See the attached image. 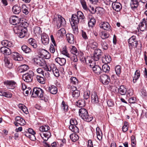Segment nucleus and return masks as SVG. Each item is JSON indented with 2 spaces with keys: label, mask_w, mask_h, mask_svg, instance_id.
Masks as SVG:
<instances>
[{
  "label": "nucleus",
  "mask_w": 147,
  "mask_h": 147,
  "mask_svg": "<svg viewBox=\"0 0 147 147\" xmlns=\"http://www.w3.org/2000/svg\"><path fill=\"white\" fill-rule=\"evenodd\" d=\"M85 19L83 13L80 11H78L76 14H74L72 15L70 22L73 24L72 27L74 31H78L77 26L80 21H82L83 20V22H84Z\"/></svg>",
  "instance_id": "obj_1"
},
{
  "label": "nucleus",
  "mask_w": 147,
  "mask_h": 147,
  "mask_svg": "<svg viewBox=\"0 0 147 147\" xmlns=\"http://www.w3.org/2000/svg\"><path fill=\"white\" fill-rule=\"evenodd\" d=\"M32 96L33 97H39L41 100H44L45 102L48 101V99L45 97L42 98L44 96V91L41 89L39 88H34L33 89Z\"/></svg>",
  "instance_id": "obj_2"
},
{
  "label": "nucleus",
  "mask_w": 147,
  "mask_h": 147,
  "mask_svg": "<svg viewBox=\"0 0 147 147\" xmlns=\"http://www.w3.org/2000/svg\"><path fill=\"white\" fill-rule=\"evenodd\" d=\"M79 113L80 116L85 121L90 122L93 119V117L91 115H89L87 110L84 108L80 109Z\"/></svg>",
  "instance_id": "obj_3"
},
{
  "label": "nucleus",
  "mask_w": 147,
  "mask_h": 147,
  "mask_svg": "<svg viewBox=\"0 0 147 147\" xmlns=\"http://www.w3.org/2000/svg\"><path fill=\"white\" fill-rule=\"evenodd\" d=\"M53 22L55 24L58 28H59L61 26H64L66 24V22L65 19L60 15H58V18L57 16L53 18Z\"/></svg>",
  "instance_id": "obj_4"
},
{
  "label": "nucleus",
  "mask_w": 147,
  "mask_h": 147,
  "mask_svg": "<svg viewBox=\"0 0 147 147\" xmlns=\"http://www.w3.org/2000/svg\"><path fill=\"white\" fill-rule=\"evenodd\" d=\"M129 46H131L132 47H135L138 49V51H141L142 45L141 43H138V41L136 40V37L135 36H132L128 40Z\"/></svg>",
  "instance_id": "obj_5"
},
{
  "label": "nucleus",
  "mask_w": 147,
  "mask_h": 147,
  "mask_svg": "<svg viewBox=\"0 0 147 147\" xmlns=\"http://www.w3.org/2000/svg\"><path fill=\"white\" fill-rule=\"evenodd\" d=\"M70 125L69 126V129L72 132L75 133L79 132V129L78 127L76 126L78 124L77 120L74 119H71L70 121Z\"/></svg>",
  "instance_id": "obj_6"
},
{
  "label": "nucleus",
  "mask_w": 147,
  "mask_h": 147,
  "mask_svg": "<svg viewBox=\"0 0 147 147\" xmlns=\"http://www.w3.org/2000/svg\"><path fill=\"white\" fill-rule=\"evenodd\" d=\"M14 32L18 34V36L21 38L24 37L26 33V31L23 29L19 25L15 26L13 28Z\"/></svg>",
  "instance_id": "obj_7"
},
{
  "label": "nucleus",
  "mask_w": 147,
  "mask_h": 147,
  "mask_svg": "<svg viewBox=\"0 0 147 147\" xmlns=\"http://www.w3.org/2000/svg\"><path fill=\"white\" fill-rule=\"evenodd\" d=\"M34 76V72L31 71H29L28 72L23 75V79L26 82H31L33 80Z\"/></svg>",
  "instance_id": "obj_8"
},
{
  "label": "nucleus",
  "mask_w": 147,
  "mask_h": 147,
  "mask_svg": "<svg viewBox=\"0 0 147 147\" xmlns=\"http://www.w3.org/2000/svg\"><path fill=\"white\" fill-rule=\"evenodd\" d=\"M100 80L104 85H107L110 82L109 77L105 74H103L100 76Z\"/></svg>",
  "instance_id": "obj_9"
},
{
  "label": "nucleus",
  "mask_w": 147,
  "mask_h": 147,
  "mask_svg": "<svg viewBox=\"0 0 147 147\" xmlns=\"http://www.w3.org/2000/svg\"><path fill=\"white\" fill-rule=\"evenodd\" d=\"M35 63L39 66H44L46 65L45 59L40 57L38 56L34 59Z\"/></svg>",
  "instance_id": "obj_10"
},
{
  "label": "nucleus",
  "mask_w": 147,
  "mask_h": 147,
  "mask_svg": "<svg viewBox=\"0 0 147 147\" xmlns=\"http://www.w3.org/2000/svg\"><path fill=\"white\" fill-rule=\"evenodd\" d=\"M147 0H131L130 6L131 9H134L138 6L139 3L141 2L142 3H145Z\"/></svg>",
  "instance_id": "obj_11"
},
{
  "label": "nucleus",
  "mask_w": 147,
  "mask_h": 147,
  "mask_svg": "<svg viewBox=\"0 0 147 147\" xmlns=\"http://www.w3.org/2000/svg\"><path fill=\"white\" fill-rule=\"evenodd\" d=\"M39 52L41 56L46 59H49L51 57L49 53L45 49H40L39 50Z\"/></svg>",
  "instance_id": "obj_12"
},
{
  "label": "nucleus",
  "mask_w": 147,
  "mask_h": 147,
  "mask_svg": "<svg viewBox=\"0 0 147 147\" xmlns=\"http://www.w3.org/2000/svg\"><path fill=\"white\" fill-rule=\"evenodd\" d=\"M20 19L16 16H11L9 19L10 23L13 25L19 24L20 22Z\"/></svg>",
  "instance_id": "obj_13"
},
{
  "label": "nucleus",
  "mask_w": 147,
  "mask_h": 147,
  "mask_svg": "<svg viewBox=\"0 0 147 147\" xmlns=\"http://www.w3.org/2000/svg\"><path fill=\"white\" fill-rule=\"evenodd\" d=\"M42 42L45 45H48L49 39L48 36L45 33H43L41 35Z\"/></svg>",
  "instance_id": "obj_14"
},
{
  "label": "nucleus",
  "mask_w": 147,
  "mask_h": 147,
  "mask_svg": "<svg viewBox=\"0 0 147 147\" xmlns=\"http://www.w3.org/2000/svg\"><path fill=\"white\" fill-rule=\"evenodd\" d=\"M1 53L5 55H9L11 53V49L8 47H2L0 49Z\"/></svg>",
  "instance_id": "obj_15"
},
{
  "label": "nucleus",
  "mask_w": 147,
  "mask_h": 147,
  "mask_svg": "<svg viewBox=\"0 0 147 147\" xmlns=\"http://www.w3.org/2000/svg\"><path fill=\"white\" fill-rule=\"evenodd\" d=\"M112 7L114 10L117 12L120 11L122 9L121 4L118 2L112 3Z\"/></svg>",
  "instance_id": "obj_16"
},
{
  "label": "nucleus",
  "mask_w": 147,
  "mask_h": 147,
  "mask_svg": "<svg viewBox=\"0 0 147 147\" xmlns=\"http://www.w3.org/2000/svg\"><path fill=\"white\" fill-rule=\"evenodd\" d=\"M11 55L12 56L13 59L16 61H21L23 59L22 57L18 53L16 52H13Z\"/></svg>",
  "instance_id": "obj_17"
},
{
  "label": "nucleus",
  "mask_w": 147,
  "mask_h": 147,
  "mask_svg": "<svg viewBox=\"0 0 147 147\" xmlns=\"http://www.w3.org/2000/svg\"><path fill=\"white\" fill-rule=\"evenodd\" d=\"M100 27L104 30L110 31L111 30V26L108 22H102L100 26Z\"/></svg>",
  "instance_id": "obj_18"
},
{
  "label": "nucleus",
  "mask_w": 147,
  "mask_h": 147,
  "mask_svg": "<svg viewBox=\"0 0 147 147\" xmlns=\"http://www.w3.org/2000/svg\"><path fill=\"white\" fill-rule=\"evenodd\" d=\"M1 43L2 45L4 46L3 47H7L12 48L14 46L13 44L11 41L7 40H3L1 41Z\"/></svg>",
  "instance_id": "obj_19"
},
{
  "label": "nucleus",
  "mask_w": 147,
  "mask_h": 147,
  "mask_svg": "<svg viewBox=\"0 0 147 147\" xmlns=\"http://www.w3.org/2000/svg\"><path fill=\"white\" fill-rule=\"evenodd\" d=\"M67 40L71 44H73L74 42V35L71 33H68L66 35Z\"/></svg>",
  "instance_id": "obj_20"
},
{
  "label": "nucleus",
  "mask_w": 147,
  "mask_h": 147,
  "mask_svg": "<svg viewBox=\"0 0 147 147\" xmlns=\"http://www.w3.org/2000/svg\"><path fill=\"white\" fill-rule=\"evenodd\" d=\"M98 100L96 93L95 92H92L91 94V102L94 104L98 102Z\"/></svg>",
  "instance_id": "obj_21"
},
{
  "label": "nucleus",
  "mask_w": 147,
  "mask_h": 147,
  "mask_svg": "<svg viewBox=\"0 0 147 147\" xmlns=\"http://www.w3.org/2000/svg\"><path fill=\"white\" fill-rule=\"evenodd\" d=\"M39 134L44 140L46 141L50 137L51 133L48 131H47L43 132L42 134L41 133H39Z\"/></svg>",
  "instance_id": "obj_22"
},
{
  "label": "nucleus",
  "mask_w": 147,
  "mask_h": 147,
  "mask_svg": "<svg viewBox=\"0 0 147 147\" xmlns=\"http://www.w3.org/2000/svg\"><path fill=\"white\" fill-rule=\"evenodd\" d=\"M55 61L61 66L64 65L66 62L65 59L63 58L57 57L55 59Z\"/></svg>",
  "instance_id": "obj_23"
},
{
  "label": "nucleus",
  "mask_w": 147,
  "mask_h": 147,
  "mask_svg": "<svg viewBox=\"0 0 147 147\" xmlns=\"http://www.w3.org/2000/svg\"><path fill=\"white\" fill-rule=\"evenodd\" d=\"M127 90L123 85H121L118 89V92L122 95H125L127 92Z\"/></svg>",
  "instance_id": "obj_24"
},
{
  "label": "nucleus",
  "mask_w": 147,
  "mask_h": 147,
  "mask_svg": "<svg viewBox=\"0 0 147 147\" xmlns=\"http://www.w3.org/2000/svg\"><path fill=\"white\" fill-rule=\"evenodd\" d=\"M92 70L97 75L100 74L102 72L101 67L97 65L93 67Z\"/></svg>",
  "instance_id": "obj_25"
},
{
  "label": "nucleus",
  "mask_w": 147,
  "mask_h": 147,
  "mask_svg": "<svg viewBox=\"0 0 147 147\" xmlns=\"http://www.w3.org/2000/svg\"><path fill=\"white\" fill-rule=\"evenodd\" d=\"M4 84L6 85H9L11 89H13L16 86V83L13 81H7L4 82Z\"/></svg>",
  "instance_id": "obj_26"
},
{
  "label": "nucleus",
  "mask_w": 147,
  "mask_h": 147,
  "mask_svg": "<svg viewBox=\"0 0 147 147\" xmlns=\"http://www.w3.org/2000/svg\"><path fill=\"white\" fill-rule=\"evenodd\" d=\"M111 61V58L110 56L108 55H105L102 59V61L103 63L105 64H107L109 63Z\"/></svg>",
  "instance_id": "obj_27"
},
{
  "label": "nucleus",
  "mask_w": 147,
  "mask_h": 147,
  "mask_svg": "<svg viewBox=\"0 0 147 147\" xmlns=\"http://www.w3.org/2000/svg\"><path fill=\"white\" fill-rule=\"evenodd\" d=\"M15 120L17 123L21 125H23L25 124V120L20 117H16Z\"/></svg>",
  "instance_id": "obj_28"
},
{
  "label": "nucleus",
  "mask_w": 147,
  "mask_h": 147,
  "mask_svg": "<svg viewBox=\"0 0 147 147\" xmlns=\"http://www.w3.org/2000/svg\"><path fill=\"white\" fill-rule=\"evenodd\" d=\"M12 11L15 14H18L21 11V8L20 6L15 5L12 8Z\"/></svg>",
  "instance_id": "obj_29"
},
{
  "label": "nucleus",
  "mask_w": 147,
  "mask_h": 147,
  "mask_svg": "<svg viewBox=\"0 0 147 147\" xmlns=\"http://www.w3.org/2000/svg\"><path fill=\"white\" fill-rule=\"evenodd\" d=\"M96 134L97 139L100 141L102 138V133L100 128L97 127L96 128Z\"/></svg>",
  "instance_id": "obj_30"
},
{
  "label": "nucleus",
  "mask_w": 147,
  "mask_h": 147,
  "mask_svg": "<svg viewBox=\"0 0 147 147\" xmlns=\"http://www.w3.org/2000/svg\"><path fill=\"white\" fill-rule=\"evenodd\" d=\"M29 44L31 45L34 48H36L37 47V44L36 40L33 38H30L28 40Z\"/></svg>",
  "instance_id": "obj_31"
},
{
  "label": "nucleus",
  "mask_w": 147,
  "mask_h": 147,
  "mask_svg": "<svg viewBox=\"0 0 147 147\" xmlns=\"http://www.w3.org/2000/svg\"><path fill=\"white\" fill-rule=\"evenodd\" d=\"M49 90L50 92L52 94H55L57 92V88L55 86L52 85L49 87Z\"/></svg>",
  "instance_id": "obj_32"
},
{
  "label": "nucleus",
  "mask_w": 147,
  "mask_h": 147,
  "mask_svg": "<svg viewBox=\"0 0 147 147\" xmlns=\"http://www.w3.org/2000/svg\"><path fill=\"white\" fill-rule=\"evenodd\" d=\"M89 45L92 49H95L97 47L98 44V43L95 42L94 40H90L89 41Z\"/></svg>",
  "instance_id": "obj_33"
},
{
  "label": "nucleus",
  "mask_w": 147,
  "mask_h": 147,
  "mask_svg": "<svg viewBox=\"0 0 147 147\" xmlns=\"http://www.w3.org/2000/svg\"><path fill=\"white\" fill-rule=\"evenodd\" d=\"M21 49L23 51L26 53H28L32 52L31 49L26 45L22 46Z\"/></svg>",
  "instance_id": "obj_34"
},
{
  "label": "nucleus",
  "mask_w": 147,
  "mask_h": 147,
  "mask_svg": "<svg viewBox=\"0 0 147 147\" xmlns=\"http://www.w3.org/2000/svg\"><path fill=\"white\" fill-rule=\"evenodd\" d=\"M52 71L55 76L56 77H58L59 76V70L55 65H53Z\"/></svg>",
  "instance_id": "obj_35"
},
{
  "label": "nucleus",
  "mask_w": 147,
  "mask_h": 147,
  "mask_svg": "<svg viewBox=\"0 0 147 147\" xmlns=\"http://www.w3.org/2000/svg\"><path fill=\"white\" fill-rule=\"evenodd\" d=\"M140 71L138 70H136L135 73V76L134 77L133 80V82L134 83L136 82L137 80L140 76Z\"/></svg>",
  "instance_id": "obj_36"
},
{
  "label": "nucleus",
  "mask_w": 147,
  "mask_h": 147,
  "mask_svg": "<svg viewBox=\"0 0 147 147\" xmlns=\"http://www.w3.org/2000/svg\"><path fill=\"white\" fill-rule=\"evenodd\" d=\"M138 26L139 29L142 31H144L146 29L147 26L143 22V20L142 22L139 24Z\"/></svg>",
  "instance_id": "obj_37"
},
{
  "label": "nucleus",
  "mask_w": 147,
  "mask_h": 147,
  "mask_svg": "<svg viewBox=\"0 0 147 147\" xmlns=\"http://www.w3.org/2000/svg\"><path fill=\"white\" fill-rule=\"evenodd\" d=\"M0 95L9 98L11 97L12 96V95L11 94L5 92L2 90H0Z\"/></svg>",
  "instance_id": "obj_38"
},
{
  "label": "nucleus",
  "mask_w": 147,
  "mask_h": 147,
  "mask_svg": "<svg viewBox=\"0 0 147 147\" xmlns=\"http://www.w3.org/2000/svg\"><path fill=\"white\" fill-rule=\"evenodd\" d=\"M76 105L80 107H83L85 105V101L83 99L79 100L77 102Z\"/></svg>",
  "instance_id": "obj_39"
},
{
  "label": "nucleus",
  "mask_w": 147,
  "mask_h": 147,
  "mask_svg": "<svg viewBox=\"0 0 147 147\" xmlns=\"http://www.w3.org/2000/svg\"><path fill=\"white\" fill-rule=\"evenodd\" d=\"M19 26L23 28L24 27V29H26V28L28 26V23L25 22V20H20V22L19 24Z\"/></svg>",
  "instance_id": "obj_40"
},
{
  "label": "nucleus",
  "mask_w": 147,
  "mask_h": 147,
  "mask_svg": "<svg viewBox=\"0 0 147 147\" xmlns=\"http://www.w3.org/2000/svg\"><path fill=\"white\" fill-rule=\"evenodd\" d=\"M70 138L72 141L75 142L78 139L79 137L77 134H73L70 135Z\"/></svg>",
  "instance_id": "obj_41"
},
{
  "label": "nucleus",
  "mask_w": 147,
  "mask_h": 147,
  "mask_svg": "<svg viewBox=\"0 0 147 147\" xmlns=\"http://www.w3.org/2000/svg\"><path fill=\"white\" fill-rule=\"evenodd\" d=\"M100 45L103 49L104 50H106L108 49V45L104 40L101 41Z\"/></svg>",
  "instance_id": "obj_42"
},
{
  "label": "nucleus",
  "mask_w": 147,
  "mask_h": 147,
  "mask_svg": "<svg viewBox=\"0 0 147 147\" xmlns=\"http://www.w3.org/2000/svg\"><path fill=\"white\" fill-rule=\"evenodd\" d=\"M102 70L104 72L108 73L110 71V68L107 64H105L102 66Z\"/></svg>",
  "instance_id": "obj_43"
},
{
  "label": "nucleus",
  "mask_w": 147,
  "mask_h": 147,
  "mask_svg": "<svg viewBox=\"0 0 147 147\" xmlns=\"http://www.w3.org/2000/svg\"><path fill=\"white\" fill-rule=\"evenodd\" d=\"M29 69L28 66L26 65H21L20 69V73L24 72L27 70Z\"/></svg>",
  "instance_id": "obj_44"
},
{
  "label": "nucleus",
  "mask_w": 147,
  "mask_h": 147,
  "mask_svg": "<svg viewBox=\"0 0 147 147\" xmlns=\"http://www.w3.org/2000/svg\"><path fill=\"white\" fill-rule=\"evenodd\" d=\"M49 127L47 125L41 126L39 127V129L40 131L44 132L47 131L49 129Z\"/></svg>",
  "instance_id": "obj_45"
},
{
  "label": "nucleus",
  "mask_w": 147,
  "mask_h": 147,
  "mask_svg": "<svg viewBox=\"0 0 147 147\" xmlns=\"http://www.w3.org/2000/svg\"><path fill=\"white\" fill-rule=\"evenodd\" d=\"M36 78L38 81L42 84L45 83V80L44 78L40 76L37 75L36 76Z\"/></svg>",
  "instance_id": "obj_46"
},
{
  "label": "nucleus",
  "mask_w": 147,
  "mask_h": 147,
  "mask_svg": "<svg viewBox=\"0 0 147 147\" xmlns=\"http://www.w3.org/2000/svg\"><path fill=\"white\" fill-rule=\"evenodd\" d=\"M19 107L22 110V111L26 114L28 113V111L26 107L24 105L21 104L19 105Z\"/></svg>",
  "instance_id": "obj_47"
},
{
  "label": "nucleus",
  "mask_w": 147,
  "mask_h": 147,
  "mask_svg": "<svg viewBox=\"0 0 147 147\" xmlns=\"http://www.w3.org/2000/svg\"><path fill=\"white\" fill-rule=\"evenodd\" d=\"M34 32L36 35L40 34L41 33L40 28L38 26L35 27L34 29Z\"/></svg>",
  "instance_id": "obj_48"
},
{
  "label": "nucleus",
  "mask_w": 147,
  "mask_h": 147,
  "mask_svg": "<svg viewBox=\"0 0 147 147\" xmlns=\"http://www.w3.org/2000/svg\"><path fill=\"white\" fill-rule=\"evenodd\" d=\"M129 127L128 123L127 121H125L124 125L122 127V130L124 132H126L128 129Z\"/></svg>",
  "instance_id": "obj_49"
},
{
  "label": "nucleus",
  "mask_w": 147,
  "mask_h": 147,
  "mask_svg": "<svg viewBox=\"0 0 147 147\" xmlns=\"http://www.w3.org/2000/svg\"><path fill=\"white\" fill-rule=\"evenodd\" d=\"M96 23V20L94 18H92L88 22V26L89 27H92Z\"/></svg>",
  "instance_id": "obj_50"
},
{
  "label": "nucleus",
  "mask_w": 147,
  "mask_h": 147,
  "mask_svg": "<svg viewBox=\"0 0 147 147\" xmlns=\"http://www.w3.org/2000/svg\"><path fill=\"white\" fill-rule=\"evenodd\" d=\"M70 83L72 84L76 85L78 83L77 79L75 77H72L70 79Z\"/></svg>",
  "instance_id": "obj_51"
},
{
  "label": "nucleus",
  "mask_w": 147,
  "mask_h": 147,
  "mask_svg": "<svg viewBox=\"0 0 147 147\" xmlns=\"http://www.w3.org/2000/svg\"><path fill=\"white\" fill-rule=\"evenodd\" d=\"M121 67L119 65H117L115 69L116 73L117 76H119L121 73Z\"/></svg>",
  "instance_id": "obj_52"
},
{
  "label": "nucleus",
  "mask_w": 147,
  "mask_h": 147,
  "mask_svg": "<svg viewBox=\"0 0 147 147\" xmlns=\"http://www.w3.org/2000/svg\"><path fill=\"white\" fill-rule=\"evenodd\" d=\"M70 49V51L71 53L73 54L74 55H76V54L78 53L77 49L75 46H71Z\"/></svg>",
  "instance_id": "obj_53"
},
{
  "label": "nucleus",
  "mask_w": 147,
  "mask_h": 147,
  "mask_svg": "<svg viewBox=\"0 0 147 147\" xmlns=\"http://www.w3.org/2000/svg\"><path fill=\"white\" fill-rule=\"evenodd\" d=\"M72 93L73 97L75 98L78 97L80 96V92L78 90H76L74 92H73Z\"/></svg>",
  "instance_id": "obj_54"
},
{
  "label": "nucleus",
  "mask_w": 147,
  "mask_h": 147,
  "mask_svg": "<svg viewBox=\"0 0 147 147\" xmlns=\"http://www.w3.org/2000/svg\"><path fill=\"white\" fill-rule=\"evenodd\" d=\"M58 33L61 36H62L66 33L65 30L63 28H62L58 30Z\"/></svg>",
  "instance_id": "obj_55"
},
{
  "label": "nucleus",
  "mask_w": 147,
  "mask_h": 147,
  "mask_svg": "<svg viewBox=\"0 0 147 147\" xmlns=\"http://www.w3.org/2000/svg\"><path fill=\"white\" fill-rule=\"evenodd\" d=\"M81 3L84 9L86 11H88L89 10V9L88 8L86 5V3L84 0H83L81 2Z\"/></svg>",
  "instance_id": "obj_56"
},
{
  "label": "nucleus",
  "mask_w": 147,
  "mask_h": 147,
  "mask_svg": "<svg viewBox=\"0 0 147 147\" xmlns=\"http://www.w3.org/2000/svg\"><path fill=\"white\" fill-rule=\"evenodd\" d=\"M61 53L68 57H70V55L67 52L66 49H64L62 51Z\"/></svg>",
  "instance_id": "obj_57"
},
{
  "label": "nucleus",
  "mask_w": 147,
  "mask_h": 147,
  "mask_svg": "<svg viewBox=\"0 0 147 147\" xmlns=\"http://www.w3.org/2000/svg\"><path fill=\"white\" fill-rule=\"evenodd\" d=\"M109 36V34L106 32H103L102 33V34L101 35V37L103 40L106 38H108Z\"/></svg>",
  "instance_id": "obj_58"
},
{
  "label": "nucleus",
  "mask_w": 147,
  "mask_h": 147,
  "mask_svg": "<svg viewBox=\"0 0 147 147\" xmlns=\"http://www.w3.org/2000/svg\"><path fill=\"white\" fill-rule=\"evenodd\" d=\"M61 107L65 111H67L68 109L67 106L65 104V102L64 101H63L62 102Z\"/></svg>",
  "instance_id": "obj_59"
},
{
  "label": "nucleus",
  "mask_w": 147,
  "mask_h": 147,
  "mask_svg": "<svg viewBox=\"0 0 147 147\" xmlns=\"http://www.w3.org/2000/svg\"><path fill=\"white\" fill-rule=\"evenodd\" d=\"M90 92L89 91H86L84 93V99L87 100L89 97V95Z\"/></svg>",
  "instance_id": "obj_60"
},
{
  "label": "nucleus",
  "mask_w": 147,
  "mask_h": 147,
  "mask_svg": "<svg viewBox=\"0 0 147 147\" xmlns=\"http://www.w3.org/2000/svg\"><path fill=\"white\" fill-rule=\"evenodd\" d=\"M101 50L99 49H97L95 50L94 54L100 56L101 55Z\"/></svg>",
  "instance_id": "obj_61"
},
{
  "label": "nucleus",
  "mask_w": 147,
  "mask_h": 147,
  "mask_svg": "<svg viewBox=\"0 0 147 147\" xmlns=\"http://www.w3.org/2000/svg\"><path fill=\"white\" fill-rule=\"evenodd\" d=\"M107 102L109 107H112L114 105V102L111 99L107 101Z\"/></svg>",
  "instance_id": "obj_62"
},
{
  "label": "nucleus",
  "mask_w": 147,
  "mask_h": 147,
  "mask_svg": "<svg viewBox=\"0 0 147 147\" xmlns=\"http://www.w3.org/2000/svg\"><path fill=\"white\" fill-rule=\"evenodd\" d=\"M70 58L71 60L73 61L74 63L77 62L78 60L76 55H73V56H70Z\"/></svg>",
  "instance_id": "obj_63"
},
{
  "label": "nucleus",
  "mask_w": 147,
  "mask_h": 147,
  "mask_svg": "<svg viewBox=\"0 0 147 147\" xmlns=\"http://www.w3.org/2000/svg\"><path fill=\"white\" fill-rule=\"evenodd\" d=\"M128 101L131 103H135L136 101V98L134 97H132L129 99Z\"/></svg>",
  "instance_id": "obj_64"
}]
</instances>
